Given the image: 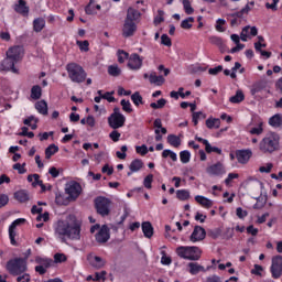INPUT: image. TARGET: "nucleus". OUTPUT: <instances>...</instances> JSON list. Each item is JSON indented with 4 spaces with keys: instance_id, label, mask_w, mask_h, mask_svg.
<instances>
[{
    "instance_id": "obj_34",
    "label": "nucleus",
    "mask_w": 282,
    "mask_h": 282,
    "mask_svg": "<svg viewBox=\"0 0 282 282\" xmlns=\"http://www.w3.org/2000/svg\"><path fill=\"white\" fill-rule=\"evenodd\" d=\"M176 197L181 202H186L187 199H191V192H188L187 189H177Z\"/></svg>"
},
{
    "instance_id": "obj_11",
    "label": "nucleus",
    "mask_w": 282,
    "mask_h": 282,
    "mask_svg": "<svg viewBox=\"0 0 282 282\" xmlns=\"http://www.w3.org/2000/svg\"><path fill=\"white\" fill-rule=\"evenodd\" d=\"M138 32V24L135 22H123L122 26V36L129 39Z\"/></svg>"
},
{
    "instance_id": "obj_19",
    "label": "nucleus",
    "mask_w": 282,
    "mask_h": 282,
    "mask_svg": "<svg viewBox=\"0 0 282 282\" xmlns=\"http://www.w3.org/2000/svg\"><path fill=\"white\" fill-rule=\"evenodd\" d=\"M87 260H88V263L96 270H100V268H105V260H102L98 256L88 254Z\"/></svg>"
},
{
    "instance_id": "obj_9",
    "label": "nucleus",
    "mask_w": 282,
    "mask_h": 282,
    "mask_svg": "<svg viewBox=\"0 0 282 282\" xmlns=\"http://www.w3.org/2000/svg\"><path fill=\"white\" fill-rule=\"evenodd\" d=\"M124 122H127L124 115H110L108 117V124L111 129H120L124 127Z\"/></svg>"
},
{
    "instance_id": "obj_46",
    "label": "nucleus",
    "mask_w": 282,
    "mask_h": 282,
    "mask_svg": "<svg viewBox=\"0 0 282 282\" xmlns=\"http://www.w3.org/2000/svg\"><path fill=\"white\" fill-rule=\"evenodd\" d=\"M183 8L187 14H193V12H195V9L191 6V0H183Z\"/></svg>"
},
{
    "instance_id": "obj_54",
    "label": "nucleus",
    "mask_w": 282,
    "mask_h": 282,
    "mask_svg": "<svg viewBox=\"0 0 282 282\" xmlns=\"http://www.w3.org/2000/svg\"><path fill=\"white\" fill-rule=\"evenodd\" d=\"M65 261H67V257L64 253H55L54 254L55 263H65Z\"/></svg>"
},
{
    "instance_id": "obj_52",
    "label": "nucleus",
    "mask_w": 282,
    "mask_h": 282,
    "mask_svg": "<svg viewBox=\"0 0 282 282\" xmlns=\"http://www.w3.org/2000/svg\"><path fill=\"white\" fill-rule=\"evenodd\" d=\"M249 133L251 135H261L263 133V122H260L258 128H252Z\"/></svg>"
},
{
    "instance_id": "obj_28",
    "label": "nucleus",
    "mask_w": 282,
    "mask_h": 282,
    "mask_svg": "<svg viewBox=\"0 0 282 282\" xmlns=\"http://www.w3.org/2000/svg\"><path fill=\"white\" fill-rule=\"evenodd\" d=\"M243 100H246V96L242 90H237L236 95L229 98V102H232V105H239V102H243Z\"/></svg>"
},
{
    "instance_id": "obj_29",
    "label": "nucleus",
    "mask_w": 282,
    "mask_h": 282,
    "mask_svg": "<svg viewBox=\"0 0 282 282\" xmlns=\"http://www.w3.org/2000/svg\"><path fill=\"white\" fill-rule=\"evenodd\" d=\"M189 274H199V272H206V269L204 267L199 265L197 262H189Z\"/></svg>"
},
{
    "instance_id": "obj_56",
    "label": "nucleus",
    "mask_w": 282,
    "mask_h": 282,
    "mask_svg": "<svg viewBox=\"0 0 282 282\" xmlns=\"http://www.w3.org/2000/svg\"><path fill=\"white\" fill-rule=\"evenodd\" d=\"M121 151H122V153H121L120 151H117V153H116L117 158H119V160H127V153H126V151H129V149L127 148V145H122V147H121Z\"/></svg>"
},
{
    "instance_id": "obj_27",
    "label": "nucleus",
    "mask_w": 282,
    "mask_h": 282,
    "mask_svg": "<svg viewBox=\"0 0 282 282\" xmlns=\"http://www.w3.org/2000/svg\"><path fill=\"white\" fill-rule=\"evenodd\" d=\"M195 202H197V204H199L204 208H213V200L204 196H199V195L195 196Z\"/></svg>"
},
{
    "instance_id": "obj_49",
    "label": "nucleus",
    "mask_w": 282,
    "mask_h": 282,
    "mask_svg": "<svg viewBox=\"0 0 282 282\" xmlns=\"http://www.w3.org/2000/svg\"><path fill=\"white\" fill-rule=\"evenodd\" d=\"M77 45L82 52H89V41H77Z\"/></svg>"
},
{
    "instance_id": "obj_58",
    "label": "nucleus",
    "mask_w": 282,
    "mask_h": 282,
    "mask_svg": "<svg viewBox=\"0 0 282 282\" xmlns=\"http://www.w3.org/2000/svg\"><path fill=\"white\" fill-rule=\"evenodd\" d=\"M127 58H129V53H127L124 51L118 52V63H124V61H127Z\"/></svg>"
},
{
    "instance_id": "obj_3",
    "label": "nucleus",
    "mask_w": 282,
    "mask_h": 282,
    "mask_svg": "<svg viewBox=\"0 0 282 282\" xmlns=\"http://www.w3.org/2000/svg\"><path fill=\"white\" fill-rule=\"evenodd\" d=\"M83 191V187L80 186V183L78 182H70L66 184L65 193L68 195V197H64L63 195L58 194L55 197L56 204L58 206H67L69 202H76L78 197L80 196V192Z\"/></svg>"
},
{
    "instance_id": "obj_6",
    "label": "nucleus",
    "mask_w": 282,
    "mask_h": 282,
    "mask_svg": "<svg viewBox=\"0 0 282 282\" xmlns=\"http://www.w3.org/2000/svg\"><path fill=\"white\" fill-rule=\"evenodd\" d=\"M176 254H178L181 259H187L188 261H199V259H202V249H199V247L181 246L176 249Z\"/></svg>"
},
{
    "instance_id": "obj_45",
    "label": "nucleus",
    "mask_w": 282,
    "mask_h": 282,
    "mask_svg": "<svg viewBox=\"0 0 282 282\" xmlns=\"http://www.w3.org/2000/svg\"><path fill=\"white\" fill-rule=\"evenodd\" d=\"M199 118H203V120H205L206 115L202 111L193 112L192 120H193L195 127H197Z\"/></svg>"
},
{
    "instance_id": "obj_14",
    "label": "nucleus",
    "mask_w": 282,
    "mask_h": 282,
    "mask_svg": "<svg viewBox=\"0 0 282 282\" xmlns=\"http://www.w3.org/2000/svg\"><path fill=\"white\" fill-rule=\"evenodd\" d=\"M96 241L97 243H107L108 239H110L109 235V227L107 225H104L99 231L96 234Z\"/></svg>"
},
{
    "instance_id": "obj_47",
    "label": "nucleus",
    "mask_w": 282,
    "mask_h": 282,
    "mask_svg": "<svg viewBox=\"0 0 282 282\" xmlns=\"http://www.w3.org/2000/svg\"><path fill=\"white\" fill-rule=\"evenodd\" d=\"M208 237L212 239H219V237H221V229L216 228L208 230Z\"/></svg>"
},
{
    "instance_id": "obj_38",
    "label": "nucleus",
    "mask_w": 282,
    "mask_h": 282,
    "mask_svg": "<svg viewBox=\"0 0 282 282\" xmlns=\"http://www.w3.org/2000/svg\"><path fill=\"white\" fill-rule=\"evenodd\" d=\"M35 261L36 263H40V265H43L44 270H47V268H52V263H54L52 259H43V258H36Z\"/></svg>"
},
{
    "instance_id": "obj_22",
    "label": "nucleus",
    "mask_w": 282,
    "mask_h": 282,
    "mask_svg": "<svg viewBox=\"0 0 282 282\" xmlns=\"http://www.w3.org/2000/svg\"><path fill=\"white\" fill-rule=\"evenodd\" d=\"M142 232L147 239H151L153 237V225L151 221H143L141 224Z\"/></svg>"
},
{
    "instance_id": "obj_4",
    "label": "nucleus",
    "mask_w": 282,
    "mask_h": 282,
    "mask_svg": "<svg viewBox=\"0 0 282 282\" xmlns=\"http://www.w3.org/2000/svg\"><path fill=\"white\" fill-rule=\"evenodd\" d=\"M66 70L72 83L80 84L87 80V72H85V68H83V66L79 64L69 63L66 65Z\"/></svg>"
},
{
    "instance_id": "obj_24",
    "label": "nucleus",
    "mask_w": 282,
    "mask_h": 282,
    "mask_svg": "<svg viewBox=\"0 0 282 282\" xmlns=\"http://www.w3.org/2000/svg\"><path fill=\"white\" fill-rule=\"evenodd\" d=\"M209 43H212V45H216V47H218L223 54L224 52H226V44L224 43V40L221 37L210 36Z\"/></svg>"
},
{
    "instance_id": "obj_61",
    "label": "nucleus",
    "mask_w": 282,
    "mask_h": 282,
    "mask_svg": "<svg viewBox=\"0 0 282 282\" xmlns=\"http://www.w3.org/2000/svg\"><path fill=\"white\" fill-rule=\"evenodd\" d=\"M261 272H263V267L260 264H254L253 269L251 270V274H256V276H261Z\"/></svg>"
},
{
    "instance_id": "obj_36",
    "label": "nucleus",
    "mask_w": 282,
    "mask_h": 282,
    "mask_svg": "<svg viewBox=\"0 0 282 282\" xmlns=\"http://www.w3.org/2000/svg\"><path fill=\"white\" fill-rule=\"evenodd\" d=\"M42 96V89H41V86L39 85H35L31 88V98L33 100H40Z\"/></svg>"
},
{
    "instance_id": "obj_40",
    "label": "nucleus",
    "mask_w": 282,
    "mask_h": 282,
    "mask_svg": "<svg viewBox=\"0 0 282 282\" xmlns=\"http://www.w3.org/2000/svg\"><path fill=\"white\" fill-rule=\"evenodd\" d=\"M205 151L206 153H218V155H221V149L210 145L208 141H205Z\"/></svg>"
},
{
    "instance_id": "obj_15",
    "label": "nucleus",
    "mask_w": 282,
    "mask_h": 282,
    "mask_svg": "<svg viewBox=\"0 0 282 282\" xmlns=\"http://www.w3.org/2000/svg\"><path fill=\"white\" fill-rule=\"evenodd\" d=\"M206 173H208V175H224V173H226V169L224 167V164L221 162H217L210 166H208L206 169Z\"/></svg>"
},
{
    "instance_id": "obj_18",
    "label": "nucleus",
    "mask_w": 282,
    "mask_h": 282,
    "mask_svg": "<svg viewBox=\"0 0 282 282\" xmlns=\"http://www.w3.org/2000/svg\"><path fill=\"white\" fill-rule=\"evenodd\" d=\"M128 67L130 69H140V67H142V58L138 53L130 55Z\"/></svg>"
},
{
    "instance_id": "obj_20",
    "label": "nucleus",
    "mask_w": 282,
    "mask_h": 282,
    "mask_svg": "<svg viewBox=\"0 0 282 282\" xmlns=\"http://www.w3.org/2000/svg\"><path fill=\"white\" fill-rule=\"evenodd\" d=\"M14 10L18 14H22V17H28V14H30V7H28V2H25V0H19L14 6Z\"/></svg>"
},
{
    "instance_id": "obj_57",
    "label": "nucleus",
    "mask_w": 282,
    "mask_h": 282,
    "mask_svg": "<svg viewBox=\"0 0 282 282\" xmlns=\"http://www.w3.org/2000/svg\"><path fill=\"white\" fill-rule=\"evenodd\" d=\"M13 170L18 171L20 175H23V173H26L28 170H25V163L21 165V163H17L13 165Z\"/></svg>"
},
{
    "instance_id": "obj_25",
    "label": "nucleus",
    "mask_w": 282,
    "mask_h": 282,
    "mask_svg": "<svg viewBox=\"0 0 282 282\" xmlns=\"http://www.w3.org/2000/svg\"><path fill=\"white\" fill-rule=\"evenodd\" d=\"M164 76L151 73L149 76V82L151 85H156L158 87H162V84L165 83Z\"/></svg>"
},
{
    "instance_id": "obj_62",
    "label": "nucleus",
    "mask_w": 282,
    "mask_h": 282,
    "mask_svg": "<svg viewBox=\"0 0 282 282\" xmlns=\"http://www.w3.org/2000/svg\"><path fill=\"white\" fill-rule=\"evenodd\" d=\"M248 32H250V26L247 25L242 29L241 33H240V39L241 41H248Z\"/></svg>"
},
{
    "instance_id": "obj_48",
    "label": "nucleus",
    "mask_w": 282,
    "mask_h": 282,
    "mask_svg": "<svg viewBox=\"0 0 282 282\" xmlns=\"http://www.w3.org/2000/svg\"><path fill=\"white\" fill-rule=\"evenodd\" d=\"M106 276H107V271L96 272L95 278L93 279V281H97V282L102 281V282H105V281H107Z\"/></svg>"
},
{
    "instance_id": "obj_26",
    "label": "nucleus",
    "mask_w": 282,
    "mask_h": 282,
    "mask_svg": "<svg viewBox=\"0 0 282 282\" xmlns=\"http://www.w3.org/2000/svg\"><path fill=\"white\" fill-rule=\"evenodd\" d=\"M129 169L131 173H138V171H140L141 169H144V162H142V160L140 159H134L130 163Z\"/></svg>"
},
{
    "instance_id": "obj_37",
    "label": "nucleus",
    "mask_w": 282,
    "mask_h": 282,
    "mask_svg": "<svg viewBox=\"0 0 282 282\" xmlns=\"http://www.w3.org/2000/svg\"><path fill=\"white\" fill-rule=\"evenodd\" d=\"M45 28V20L37 18L33 21V29L35 32H41Z\"/></svg>"
},
{
    "instance_id": "obj_13",
    "label": "nucleus",
    "mask_w": 282,
    "mask_h": 282,
    "mask_svg": "<svg viewBox=\"0 0 282 282\" xmlns=\"http://www.w3.org/2000/svg\"><path fill=\"white\" fill-rule=\"evenodd\" d=\"M23 46H13L7 51V56L11 57L15 63H19L23 58Z\"/></svg>"
},
{
    "instance_id": "obj_35",
    "label": "nucleus",
    "mask_w": 282,
    "mask_h": 282,
    "mask_svg": "<svg viewBox=\"0 0 282 282\" xmlns=\"http://www.w3.org/2000/svg\"><path fill=\"white\" fill-rule=\"evenodd\" d=\"M55 153H58V145L51 144L50 147H47L45 149V158H46V160H50L52 158V155H54Z\"/></svg>"
},
{
    "instance_id": "obj_59",
    "label": "nucleus",
    "mask_w": 282,
    "mask_h": 282,
    "mask_svg": "<svg viewBox=\"0 0 282 282\" xmlns=\"http://www.w3.org/2000/svg\"><path fill=\"white\" fill-rule=\"evenodd\" d=\"M221 25H226V20L224 19H218L217 24H216V30L217 32H226V29Z\"/></svg>"
},
{
    "instance_id": "obj_8",
    "label": "nucleus",
    "mask_w": 282,
    "mask_h": 282,
    "mask_svg": "<svg viewBox=\"0 0 282 282\" xmlns=\"http://www.w3.org/2000/svg\"><path fill=\"white\" fill-rule=\"evenodd\" d=\"M271 274L273 279H281L282 276V256L272 258Z\"/></svg>"
},
{
    "instance_id": "obj_10",
    "label": "nucleus",
    "mask_w": 282,
    "mask_h": 282,
    "mask_svg": "<svg viewBox=\"0 0 282 282\" xmlns=\"http://www.w3.org/2000/svg\"><path fill=\"white\" fill-rule=\"evenodd\" d=\"M18 62L15 59H12V57L8 56L2 61L0 65L1 72H12L13 74H19V69L14 67Z\"/></svg>"
},
{
    "instance_id": "obj_1",
    "label": "nucleus",
    "mask_w": 282,
    "mask_h": 282,
    "mask_svg": "<svg viewBox=\"0 0 282 282\" xmlns=\"http://www.w3.org/2000/svg\"><path fill=\"white\" fill-rule=\"evenodd\" d=\"M56 235L65 242V237L73 241H79L80 239V223L76 219V216H69L66 220H58L56 228Z\"/></svg>"
},
{
    "instance_id": "obj_17",
    "label": "nucleus",
    "mask_w": 282,
    "mask_h": 282,
    "mask_svg": "<svg viewBox=\"0 0 282 282\" xmlns=\"http://www.w3.org/2000/svg\"><path fill=\"white\" fill-rule=\"evenodd\" d=\"M141 17H142V13H140V11L130 7L127 10V15H126L124 21H127L129 23H135L137 21L140 20Z\"/></svg>"
},
{
    "instance_id": "obj_39",
    "label": "nucleus",
    "mask_w": 282,
    "mask_h": 282,
    "mask_svg": "<svg viewBox=\"0 0 282 282\" xmlns=\"http://www.w3.org/2000/svg\"><path fill=\"white\" fill-rule=\"evenodd\" d=\"M108 74L110 76L118 77V76H120V74H122V69H120V67H118V65H110L108 67Z\"/></svg>"
},
{
    "instance_id": "obj_5",
    "label": "nucleus",
    "mask_w": 282,
    "mask_h": 282,
    "mask_svg": "<svg viewBox=\"0 0 282 282\" xmlns=\"http://www.w3.org/2000/svg\"><path fill=\"white\" fill-rule=\"evenodd\" d=\"M6 269L12 276H20L28 272V260L23 258L11 259L7 262Z\"/></svg>"
},
{
    "instance_id": "obj_23",
    "label": "nucleus",
    "mask_w": 282,
    "mask_h": 282,
    "mask_svg": "<svg viewBox=\"0 0 282 282\" xmlns=\"http://www.w3.org/2000/svg\"><path fill=\"white\" fill-rule=\"evenodd\" d=\"M265 87H268V82L267 80L261 79L259 82H256L252 85L251 95L254 96L256 94H259V91H263V89H265Z\"/></svg>"
},
{
    "instance_id": "obj_63",
    "label": "nucleus",
    "mask_w": 282,
    "mask_h": 282,
    "mask_svg": "<svg viewBox=\"0 0 282 282\" xmlns=\"http://www.w3.org/2000/svg\"><path fill=\"white\" fill-rule=\"evenodd\" d=\"M236 215L239 217V219H245V217H248V212L243 210L241 207H238L236 209Z\"/></svg>"
},
{
    "instance_id": "obj_12",
    "label": "nucleus",
    "mask_w": 282,
    "mask_h": 282,
    "mask_svg": "<svg viewBox=\"0 0 282 282\" xmlns=\"http://www.w3.org/2000/svg\"><path fill=\"white\" fill-rule=\"evenodd\" d=\"M206 239V229L202 226H195L194 230L189 237V241H193V243L197 241H204Z\"/></svg>"
},
{
    "instance_id": "obj_7",
    "label": "nucleus",
    "mask_w": 282,
    "mask_h": 282,
    "mask_svg": "<svg viewBox=\"0 0 282 282\" xmlns=\"http://www.w3.org/2000/svg\"><path fill=\"white\" fill-rule=\"evenodd\" d=\"M110 206L111 200H109V198L102 196L95 198V208L98 215H101V217L109 216V213H111V209H109Z\"/></svg>"
},
{
    "instance_id": "obj_42",
    "label": "nucleus",
    "mask_w": 282,
    "mask_h": 282,
    "mask_svg": "<svg viewBox=\"0 0 282 282\" xmlns=\"http://www.w3.org/2000/svg\"><path fill=\"white\" fill-rule=\"evenodd\" d=\"M150 107L152 109H164V107H166V99L161 98L156 101V104L155 102L150 104Z\"/></svg>"
},
{
    "instance_id": "obj_51",
    "label": "nucleus",
    "mask_w": 282,
    "mask_h": 282,
    "mask_svg": "<svg viewBox=\"0 0 282 282\" xmlns=\"http://www.w3.org/2000/svg\"><path fill=\"white\" fill-rule=\"evenodd\" d=\"M121 107L127 113H131L133 111V108H131V102L124 99L121 100Z\"/></svg>"
},
{
    "instance_id": "obj_53",
    "label": "nucleus",
    "mask_w": 282,
    "mask_h": 282,
    "mask_svg": "<svg viewBox=\"0 0 282 282\" xmlns=\"http://www.w3.org/2000/svg\"><path fill=\"white\" fill-rule=\"evenodd\" d=\"M135 152L139 153V155H147V153H149V148L145 144L137 145Z\"/></svg>"
},
{
    "instance_id": "obj_31",
    "label": "nucleus",
    "mask_w": 282,
    "mask_h": 282,
    "mask_svg": "<svg viewBox=\"0 0 282 282\" xmlns=\"http://www.w3.org/2000/svg\"><path fill=\"white\" fill-rule=\"evenodd\" d=\"M205 124L207 129H219V127L221 126V120L217 118H209L206 120Z\"/></svg>"
},
{
    "instance_id": "obj_16",
    "label": "nucleus",
    "mask_w": 282,
    "mask_h": 282,
    "mask_svg": "<svg viewBox=\"0 0 282 282\" xmlns=\"http://www.w3.org/2000/svg\"><path fill=\"white\" fill-rule=\"evenodd\" d=\"M236 158L239 164H248L250 158H252V151L250 150H237Z\"/></svg>"
},
{
    "instance_id": "obj_43",
    "label": "nucleus",
    "mask_w": 282,
    "mask_h": 282,
    "mask_svg": "<svg viewBox=\"0 0 282 282\" xmlns=\"http://www.w3.org/2000/svg\"><path fill=\"white\" fill-rule=\"evenodd\" d=\"M180 158L183 164H188L191 162V152L184 150L180 153Z\"/></svg>"
},
{
    "instance_id": "obj_30",
    "label": "nucleus",
    "mask_w": 282,
    "mask_h": 282,
    "mask_svg": "<svg viewBox=\"0 0 282 282\" xmlns=\"http://www.w3.org/2000/svg\"><path fill=\"white\" fill-rule=\"evenodd\" d=\"M35 109L39 111V113H42V116H47V101L40 100L35 104Z\"/></svg>"
},
{
    "instance_id": "obj_32",
    "label": "nucleus",
    "mask_w": 282,
    "mask_h": 282,
    "mask_svg": "<svg viewBox=\"0 0 282 282\" xmlns=\"http://www.w3.org/2000/svg\"><path fill=\"white\" fill-rule=\"evenodd\" d=\"M170 96H171V98H175V100H178L180 96H181V98H184L185 96H191V90H187L184 94V88L181 87V88H178V91L172 90L170 93Z\"/></svg>"
},
{
    "instance_id": "obj_60",
    "label": "nucleus",
    "mask_w": 282,
    "mask_h": 282,
    "mask_svg": "<svg viewBox=\"0 0 282 282\" xmlns=\"http://www.w3.org/2000/svg\"><path fill=\"white\" fill-rule=\"evenodd\" d=\"M219 72H224V66L218 65L215 68H209L208 69V74H210V76H217V74H219Z\"/></svg>"
},
{
    "instance_id": "obj_33",
    "label": "nucleus",
    "mask_w": 282,
    "mask_h": 282,
    "mask_svg": "<svg viewBox=\"0 0 282 282\" xmlns=\"http://www.w3.org/2000/svg\"><path fill=\"white\" fill-rule=\"evenodd\" d=\"M167 142L169 144H171V147H174L175 149H177L182 144V140L175 134L167 135Z\"/></svg>"
},
{
    "instance_id": "obj_21",
    "label": "nucleus",
    "mask_w": 282,
    "mask_h": 282,
    "mask_svg": "<svg viewBox=\"0 0 282 282\" xmlns=\"http://www.w3.org/2000/svg\"><path fill=\"white\" fill-rule=\"evenodd\" d=\"M14 199L20 204H25V202H30V193L25 189L18 191L14 193Z\"/></svg>"
},
{
    "instance_id": "obj_41",
    "label": "nucleus",
    "mask_w": 282,
    "mask_h": 282,
    "mask_svg": "<svg viewBox=\"0 0 282 282\" xmlns=\"http://www.w3.org/2000/svg\"><path fill=\"white\" fill-rule=\"evenodd\" d=\"M192 23H195V18L189 17V18H187V19H185V20L182 21L181 28H182L183 30H191V28H193V24H192Z\"/></svg>"
},
{
    "instance_id": "obj_64",
    "label": "nucleus",
    "mask_w": 282,
    "mask_h": 282,
    "mask_svg": "<svg viewBox=\"0 0 282 282\" xmlns=\"http://www.w3.org/2000/svg\"><path fill=\"white\" fill-rule=\"evenodd\" d=\"M18 282H30V274L23 273L17 278Z\"/></svg>"
},
{
    "instance_id": "obj_50",
    "label": "nucleus",
    "mask_w": 282,
    "mask_h": 282,
    "mask_svg": "<svg viewBox=\"0 0 282 282\" xmlns=\"http://www.w3.org/2000/svg\"><path fill=\"white\" fill-rule=\"evenodd\" d=\"M153 184V174H149L148 176L144 177L143 180V186L148 189L152 188Z\"/></svg>"
},
{
    "instance_id": "obj_44",
    "label": "nucleus",
    "mask_w": 282,
    "mask_h": 282,
    "mask_svg": "<svg viewBox=\"0 0 282 282\" xmlns=\"http://www.w3.org/2000/svg\"><path fill=\"white\" fill-rule=\"evenodd\" d=\"M131 100L135 105V107H140V105H142V95L135 91L134 94L131 95Z\"/></svg>"
},
{
    "instance_id": "obj_55",
    "label": "nucleus",
    "mask_w": 282,
    "mask_h": 282,
    "mask_svg": "<svg viewBox=\"0 0 282 282\" xmlns=\"http://www.w3.org/2000/svg\"><path fill=\"white\" fill-rule=\"evenodd\" d=\"M161 44L165 45L166 47H171V45H173V42L171 41V37H169V35L163 34L161 35Z\"/></svg>"
},
{
    "instance_id": "obj_2",
    "label": "nucleus",
    "mask_w": 282,
    "mask_h": 282,
    "mask_svg": "<svg viewBox=\"0 0 282 282\" xmlns=\"http://www.w3.org/2000/svg\"><path fill=\"white\" fill-rule=\"evenodd\" d=\"M259 149L261 153L265 155H272L275 151L281 150V135L276 132H269L265 137L260 141Z\"/></svg>"
}]
</instances>
